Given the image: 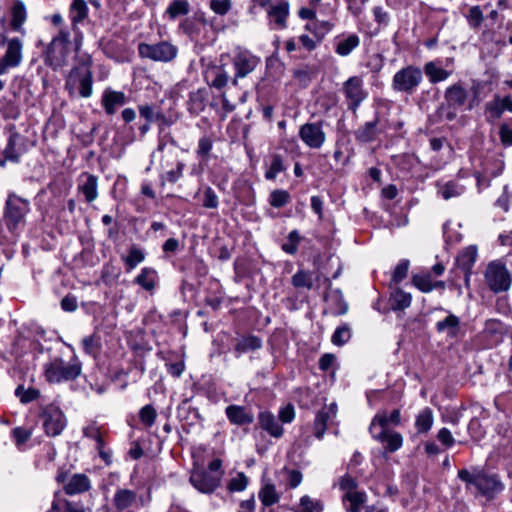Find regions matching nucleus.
Here are the masks:
<instances>
[{
  "instance_id": "nucleus-13",
  "label": "nucleus",
  "mask_w": 512,
  "mask_h": 512,
  "mask_svg": "<svg viewBox=\"0 0 512 512\" xmlns=\"http://www.w3.org/2000/svg\"><path fill=\"white\" fill-rule=\"evenodd\" d=\"M6 43V51L0 58V73H6L11 68L18 67L23 59V42L20 38L7 39L1 35L0 45Z\"/></svg>"
},
{
  "instance_id": "nucleus-25",
  "label": "nucleus",
  "mask_w": 512,
  "mask_h": 512,
  "mask_svg": "<svg viewBox=\"0 0 512 512\" xmlns=\"http://www.w3.org/2000/svg\"><path fill=\"white\" fill-rule=\"evenodd\" d=\"M422 71L425 73L431 84L445 81L452 74V71H448L442 67L441 60L426 62Z\"/></svg>"
},
{
  "instance_id": "nucleus-60",
  "label": "nucleus",
  "mask_w": 512,
  "mask_h": 512,
  "mask_svg": "<svg viewBox=\"0 0 512 512\" xmlns=\"http://www.w3.org/2000/svg\"><path fill=\"white\" fill-rule=\"evenodd\" d=\"M185 168V163L178 160L176 162V167L167 171L165 174L161 176L163 181H167L169 183H176L182 176L183 170Z\"/></svg>"
},
{
  "instance_id": "nucleus-15",
  "label": "nucleus",
  "mask_w": 512,
  "mask_h": 512,
  "mask_svg": "<svg viewBox=\"0 0 512 512\" xmlns=\"http://www.w3.org/2000/svg\"><path fill=\"white\" fill-rule=\"evenodd\" d=\"M261 59L248 50L239 49L235 52L232 64L235 70L232 84L237 85L239 78H245L252 73L260 64Z\"/></svg>"
},
{
  "instance_id": "nucleus-50",
  "label": "nucleus",
  "mask_w": 512,
  "mask_h": 512,
  "mask_svg": "<svg viewBox=\"0 0 512 512\" xmlns=\"http://www.w3.org/2000/svg\"><path fill=\"white\" fill-rule=\"evenodd\" d=\"M285 170L283 159L281 155L274 154L271 158L270 165L265 172V178L267 180H275L279 173Z\"/></svg>"
},
{
  "instance_id": "nucleus-9",
  "label": "nucleus",
  "mask_w": 512,
  "mask_h": 512,
  "mask_svg": "<svg viewBox=\"0 0 512 512\" xmlns=\"http://www.w3.org/2000/svg\"><path fill=\"white\" fill-rule=\"evenodd\" d=\"M485 281L491 291L500 293L509 290L512 276L504 264L500 261H492L486 268Z\"/></svg>"
},
{
  "instance_id": "nucleus-14",
  "label": "nucleus",
  "mask_w": 512,
  "mask_h": 512,
  "mask_svg": "<svg viewBox=\"0 0 512 512\" xmlns=\"http://www.w3.org/2000/svg\"><path fill=\"white\" fill-rule=\"evenodd\" d=\"M88 11L85 0H73L69 8V17L74 34L73 47L76 53L80 52L84 42V34L79 28V24L88 17Z\"/></svg>"
},
{
  "instance_id": "nucleus-36",
  "label": "nucleus",
  "mask_w": 512,
  "mask_h": 512,
  "mask_svg": "<svg viewBox=\"0 0 512 512\" xmlns=\"http://www.w3.org/2000/svg\"><path fill=\"white\" fill-rule=\"evenodd\" d=\"M366 500L367 495L363 491L356 490L343 495V503L347 512H359Z\"/></svg>"
},
{
  "instance_id": "nucleus-12",
  "label": "nucleus",
  "mask_w": 512,
  "mask_h": 512,
  "mask_svg": "<svg viewBox=\"0 0 512 512\" xmlns=\"http://www.w3.org/2000/svg\"><path fill=\"white\" fill-rule=\"evenodd\" d=\"M138 53L142 58H148L152 61L170 62L176 58L178 48L167 41L155 44L140 43Z\"/></svg>"
},
{
  "instance_id": "nucleus-53",
  "label": "nucleus",
  "mask_w": 512,
  "mask_h": 512,
  "mask_svg": "<svg viewBox=\"0 0 512 512\" xmlns=\"http://www.w3.org/2000/svg\"><path fill=\"white\" fill-rule=\"evenodd\" d=\"M351 338V329L347 324H343L334 331L331 342L336 346L346 344Z\"/></svg>"
},
{
  "instance_id": "nucleus-21",
  "label": "nucleus",
  "mask_w": 512,
  "mask_h": 512,
  "mask_svg": "<svg viewBox=\"0 0 512 512\" xmlns=\"http://www.w3.org/2000/svg\"><path fill=\"white\" fill-rule=\"evenodd\" d=\"M337 407L335 403L323 407L317 414L314 420V435L321 439L327 429L328 423L336 417Z\"/></svg>"
},
{
  "instance_id": "nucleus-43",
  "label": "nucleus",
  "mask_w": 512,
  "mask_h": 512,
  "mask_svg": "<svg viewBox=\"0 0 512 512\" xmlns=\"http://www.w3.org/2000/svg\"><path fill=\"white\" fill-rule=\"evenodd\" d=\"M145 256L146 254L144 250H142L136 245H132L128 250V254L125 257H123V261L127 266V269L132 270L136 268L141 262L144 261Z\"/></svg>"
},
{
  "instance_id": "nucleus-49",
  "label": "nucleus",
  "mask_w": 512,
  "mask_h": 512,
  "mask_svg": "<svg viewBox=\"0 0 512 512\" xmlns=\"http://www.w3.org/2000/svg\"><path fill=\"white\" fill-rule=\"evenodd\" d=\"M291 282L295 288H306L310 290L313 287L312 273L310 271L299 270L292 276Z\"/></svg>"
},
{
  "instance_id": "nucleus-16",
  "label": "nucleus",
  "mask_w": 512,
  "mask_h": 512,
  "mask_svg": "<svg viewBox=\"0 0 512 512\" xmlns=\"http://www.w3.org/2000/svg\"><path fill=\"white\" fill-rule=\"evenodd\" d=\"M401 414L399 409H394L389 415L386 411L378 412L372 419L369 431L374 439H382L385 431H390L389 426L400 424Z\"/></svg>"
},
{
  "instance_id": "nucleus-35",
  "label": "nucleus",
  "mask_w": 512,
  "mask_h": 512,
  "mask_svg": "<svg viewBox=\"0 0 512 512\" xmlns=\"http://www.w3.org/2000/svg\"><path fill=\"white\" fill-rule=\"evenodd\" d=\"M269 17L272 22H274L279 29H283L286 27V19L289 14V4L288 2H280L276 5L270 7L268 11Z\"/></svg>"
},
{
  "instance_id": "nucleus-37",
  "label": "nucleus",
  "mask_w": 512,
  "mask_h": 512,
  "mask_svg": "<svg viewBox=\"0 0 512 512\" xmlns=\"http://www.w3.org/2000/svg\"><path fill=\"white\" fill-rule=\"evenodd\" d=\"M157 278V271L154 268L144 267L134 282L146 291H152L156 286Z\"/></svg>"
},
{
  "instance_id": "nucleus-24",
  "label": "nucleus",
  "mask_w": 512,
  "mask_h": 512,
  "mask_svg": "<svg viewBox=\"0 0 512 512\" xmlns=\"http://www.w3.org/2000/svg\"><path fill=\"white\" fill-rule=\"evenodd\" d=\"M27 20V10L23 1L15 0L11 7L10 28L22 35H25L24 23Z\"/></svg>"
},
{
  "instance_id": "nucleus-3",
  "label": "nucleus",
  "mask_w": 512,
  "mask_h": 512,
  "mask_svg": "<svg viewBox=\"0 0 512 512\" xmlns=\"http://www.w3.org/2000/svg\"><path fill=\"white\" fill-rule=\"evenodd\" d=\"M72 44L70 31L67 28H61L43 52L44 63L53 70L66 65Z\"/></svg>"
},
{
  "instance_id": "nucleus-26",
  "label": "nucleus",
  "mask_w": 512,
  "mask_h": 512,
  "mask_svg": "<svg viewBox=\"0 0 512 512\" xmlns=\"http://www.w3.org/2000/svg\"><path fill=\"white\" fill-rule=\"evenodd\" d=\"M262 340L255 335H244L235 339L234 353L237 358L242 354L261 349Z\"/></svg>"
},
{
  "instance_id": "nucleus-7",
  "label": "nucleus",
  "mask_w": 512,
  "mask_h": 512,
  "mask_svg": "<svg viewBox=\"0 0 512 512\" xmlns=\"http://www.w3.org/2000/svg\"><path fill=\"white\" fill-rule=\"evenodd\" d=\"M468 91L460 83H455L446 88L444 99L445 104L440 107V112L448 121H453L457 117V112L468 101Z\"/></svg>"
},
{
  "instance_id": "nucleus-57",
  "label": "nucleus",
  "mask_w": 512,
  "mask_h": 512,
  "mask_svg": "<svg viewBox=\"0 0 512 512\" xmlns=\"http://www.w3.org/2000/svg\"><path fill=\"white\" fill-rule=\"evenodd\" d=\"M412 282L421 292L429 293L434 290L433 281L429 274L414 275Z\"/></svg>"
},
{
  "instance_id": "nucleus-22",
  "label": "nucleus",
  "mask_w": 512,
  "mask_h": 512,
  "mask_svg": "<svg viewBox=\"0 0 512 512\" xmlns=\"http://www.w3.org/2000/svg\"><path fill=\"white\" fill-rule=\"evenodd\" d=\"M225 414L229 422L237 426L249 425L254 421L253 413L246 407L240 405L233 404L227 406Z\"/></svg>"
},
{
  "instance_id": "nucleus-11",
  "label": "nucleus",
  "mask_w": 512,
  "mask_h": 512,
  "mask_svg": "<svg viewBox=\"0 0 512 512\" xmlns=\"http://www.w3.org/2000/svg\"><path fill=\"white\" fill-rule=\"evenodd\" d=\"M9 137L7 144L2 152L0 158V167H5L7 162L17 164L20 162L21 156L26 152L27 147L25 144V137L17 132L14 125H10Z\"/></svg>"
},
{
  "instance_id": "nucleus-32",
  "label": "nucleus",
  "mask_w": 512,
  "mask_h": 512,
  "mask_svg": "<svg viewBox=\"0 0 512 512\" xmlns=\"http://www.w3.org/2000/svg\"><path fill=\"white\" fill-rule=\"evenodd\" d=\"M85 181L79 184L78 189L82 192L87 202H93L98 197V177L84 173Z\"/></svg>"
},
{
  "instance_id": "nucleus-64",
  "label": "nucleus",
  "mask_w": 512,
  "mask_h": 512,
  "mask_svg": "<svg viewBox=\"0 0 512 512\" xmlns=\"http://www.w3.org/2000/svg\"><path fill=\"white\" fill-rule=\"evenodd\" d=\"M300 512H321L322 506L318 502H314L309 496H303L300 499Z\"/></svg>"
},
{
  "instance_id": "nucleus-19",
  "label": "nucleus",
  "mask_w": 512,
  "mask_h": 512,
  "mask_svg": "<svg viewBox=\"0 0 512 512\" xmlns=\"http://www.w3.org/2000/svg\"><path fill=\"white\" fill-rule=\"evenodd\" d=\"M221 481V473L212 474L205 470H196L191 473L190 482L201 493H212Z\"/></svg>"
},
{
  "instance_id": "nucleus-31",
  "label": "nucleus",
  "mask_w": 512,
  "mask_h": 512,
  "mask_svg": "<svg viewBox=\"0 0 512 512\" xmlns=\"http://www.w3.org/2000/svg\"><path fill=\"white\" fill-rule=\"evenodd\" d=\"M334 26L335 23L332 20H318L315 18L305 25V30L312 33L318 41H322Z\"/></svg>"
},
{
  "instance_id": "nucleus-63",
  "label": "nucleus",
  "mask_w": 512,
  "mask_h": 512,
  "mask_svg": "<svg viewBox=\"0 0 512 512\" xmlns=\"http://www.w3.org/2000/svg\"><path fill=\"white\" fill-rule=\"evenodd\" d=\"M31 436L32 431L30 429L16 427L12 430V437L18 448L25 444L31 438Z\"/></svg>"
},
{
  "instance_id": "nucleus-46",
  "label": "nucleus",
  "mask_w": 512,
  "mask_h": 512,
  "mask_svg": "<svg viewBox=\"0 0 512 512\" xmlns=\"http://www.w3.org/2000/svg\"><path fill=\"white\" fill-rule=\"evenodd\" d=\"M190 12V4L187 0H173L166 9V14L171 20Z\"/></svg>"
},
{
  "instance_id": "nucleus-29",
  "label": "nucleus",
  "mask_w": 512,
  "mask_h": 512,
  "mask_svg": "<svg viewBox=\"0 0 512 512\" xmlns=\"http://www.w3.org/2000/svg\"><path fill=\"white\" fill-rule=\"evenodd\" d=\"M137 501V493L134 490L119 488L113 497V505L119 511L131 508Z\"/></svg>"
},
{
  "instance_id": "nucleus-40",
  "label": "nucleus",
  "mask_w": 512,
  "mask_h": 512,
  "mask_svg": "<svg viewBox=\"0 0 512 512\" xmlns=\"http://www.w3.org/2000/svg\"><path fill=\"white\" fill-rule=\"evenodd\" d=\"M377 118L373 121L366 122L355 131V137L359 142L368 143L375 139Z\"/></svg>"
},
{
  "instance_id": "nucleus-1",
  "label": "nucleus",
  "mask_w": 512,
  "mask_h": 512,
  "mask_svg": "<svg viewBox=\"0 0 512 512\" xmlns=\"http://www.w3.org/2000/svg\"><path fill=\"white\" fill-rule=\"evenodd\" d=\"M93 60L91 55L84 53L78 63L73 66L65 78V89L70 96L78 94L82 98H89L93 94Z\"/></svg>"
},
{
  "instance_id": "nucleus-6",
  "label": "nucleus",
  "mask_w": 512,
  "mask_h": 512,
  "mask_svg": "<svg viewBox=\"0 0 512 512\" xmlns=\"http://www.w3.org/2000/svg\"><path fill=\"white\" fill-rule=\"evenodd\" d=\"M30 211V202L16 194H9L4 208L6 227L14 233L20 225L25 223V217Z\"/></svg>"
},
{
  "instance_id": "nucleus-62",
  "label": "nucleus",
  "mask_w": 512,
  "mask_h": 512,
  "mask_svg": "<svg viewBox=\"0 0 512 512\" xmlns=\"http://www.w3.org/2000/svg\"><path fill=\"white\" fill-rule=\"evenodd\" d=\"M409 261L406 259L401 260L394 269L392 275V282L394 284H399L403 279L406 278L409 270Z\"/></svg>"
},
{
  "instance_id": "nucleus-17",
  "label": "nucleus",
  "mask_w": 512,
  "mask_h": 512,
  "mask_svg": "<svg viewBox=\"0 0 512 512\" xmlns=\"http://www.w3.org/2000/svg\"><path fill=\"white\" fill-rule=\"evenodd\" d=\"M299 137L311 149H319L326 141V134L321 121L305 123L300 126Z\"/></svg>"
},
{
  "instance_id": "nucleus-45",
  "label": "nucleus",
  "mask_w": 512,
  "mask_h": 512,
  "mask_svg": "<svg viewBox=\"0 0 512 512\" xmlns=\"http://www.w3.org/2000/svg\"><path fill=\"white\" fill-rule=\"evenodd\" d=\"M208 76L212 77L211 86L217 89L225 87L229 80V74L223 65L213 67L209 71Z\"/></svg>"
},
{
  "instance_id": "nucleus-44",
  "label": "nucleus",
  "mask_w": 512,
  "mask_h": 512,
  "mask_svg": "<svg viewBox=\"0 0 512 512\" xmlns=\"http://www.w3.org/2000/svg\"><path fill=\"white\" fill-rule=\"evenodd\" d=\"M83 350L87 355L96 358L101 350V337L97 333H93L82 339Z\"/></svg>"
},
{
  "instance_id": "nucleus-2",
  "label": "nucleus",
  "mask_w": 512,
  "mask_h": 512,
  "mask_svg": "<svg viewBox=\"0 0 512 512\" xmlns=\"http://www.w3.org/2000/svg\"><path fill=\"white\" fill-rule=\"evenodd\" d=\"M68 346L73 352L69 361L66 362L61 357H54L44 364V376L47 382L60 383L73 381L80 376L82 363L76 355L74 347L71 345Z\"/></svg>"
},
{
  "instance_id": "nucleus-28",
  "label": "nucleus",
  "mask_w": 512,
  "mask_h": 512,
  "mask_svg": "<svg viewBox=\"0 0 512 512\" xmlns=\"http://www.w3.org/2000/svg\"><path fill=\"white\" fill-rule=\"evenodd\" d=\"M435 328L438 333H444L447 337L457 338L461 329V322L458 316L449 313L443 320L436 323Z\"/></svg>"
},
{
  "instance_id": "nucleus-4",
  "label": "nucleus",
  "mask_w": 512,
  "mask_h": 512,
  "mask_svg": "<svg viewBox=\"0 0 512 512\" xmlns=\"http://www.w3.org/2000/svg\"><path fill=\"white\" fill-rule=\"evenodd\" d=\"M458 478L467 485H473L479 493L486 497H493L504 489V485L496 474L484 472L471 473L467 469L458 471Z\"/></svg>"
},
{
  "instance_id": "nucleus-27",
  "label": "nucleus",
  "mask_w": 512,
  "mask_h": 512,
  "mask_svg": "<svg viewBox=\"0 0 512 512\" xmlns=\"http://www.w3.org/2000/svg\"><path fill=\"white\" fill-rule=\"evenodd\" d=\"M258 421L260 427L266 431L270 436L275 438L282 437L284 429L279 424L276 417L269 411L260 412L258 415Z\"/></svg>"
},
{
  "instance_id": "nucleus-30",
  "label": "nucleus",
  "mask_w": 512,
  "mask_h": 512,
  "mask_svg": "<svg viewBox=\"0 0 512 512\" xmlns=\"http://www.w3.org/2000/svg\"><path fill=\"white\" fill-rule=\"evenodd\" d=\"M477 256V247L475 245H470L459 252L456 257V266L462 271H472Z\"/></svg>"
},
{
  "instance_id": "nucleus-34",
  "label": "nucleus",
  "mask_w": 512,
  "mask_h": 512,
  "mask_svg": "<svg viewBox=\"0 0 512 512\" xmlns=\"http://www.w3.org/2000/svg\"><path fill=\"white\" fill-rule=\"evenodd\" d=\"M206 107V91L205 89H198L196 91H192L189 94V98L187 101V109L192 115H199L204 111Z\"/></svg>"
},
{
  "instance_id": "nucleus-10",
  "label": "nucleus",
  "mask_w": 512,
  "mask_h": 512,
  "mask_svg": "<svg viewBox=\"0 0 512 512\" xmlns=\"http://www.w3.org/2000/svg\"><path fill=\"white\" fill-rule=\"evenodd\" d=\"M39 417L43 430L49 437L59 436L67 425V419L63 411L52 404L45 406Z\"/></svg>"
},
{
  "instance_id": "nucleus-8",
  "label": "nucleus",
  "mask_w": 512,
  "mask_h": 512,
  "mask_svg": "<svg viewBox=\"0 0 512 512\" xmlns=\"http://www.w3.org/2000/svg\"><path fill=\"white\" fill-rule=\"evenodd\" d=\"M341 91L345 98L347 109L354 115L361 104L368 98L369 93L364 88V81L360 76H351L343 82Z\"/></svg>"
},
{
  "instance_id": "nucleus-48",
  "label": "nucleus",
  "mask_w": 512,
  "mask_h": 512,
  "mask_svg": "<svg viewBox=\"0 0 512 512\" xmlns=\"http://www.w3.org/2000/svg\"><path fill=\"white\" fill-rule=\"evenodd\" d=\"M291 201V195L288 191L283 189L273 190L270 195L268 202L274 208H282Z\"/></svg>"
},
{
  "instance_id": "nucleus-38",
  "label": "nucleus",
  "mask_w": 512,
  "mask_h": 512,
  "mask_svg": "<svg viewBox=\"0 0 512 512\" xmlns=\"http://www.w3.org/2000/svg\"><path fill=\"white\" fill-rule=\"evenodd\" d=\"M360 45V38L356 34H349L340 39L335 46V52L342 57L348 56L354 49Z\"/></svg>"
},
{
  "instance_id": "nucleus-61",
  "label": "nucleus",
  "mask_w": 512,
  "mask_h": 512,
  "mask_svg": "<svg viewBox=\"0 0 512 512\" xmlns=\"http://www.w3.org/2000/svg\"><path fill=\"white\" fill-rule=\"evenodd\" d=\"M247 485L248 477L243 472H239L229 481L228 489L232 492H240L245 490Z\"/></svg>"
},
{
  "instance_id": "nucleus-52",
  "label": "nucleus",
  "mask_w": 512,
  "mask_h": 512,
  "mask_svg": "<svg viewBox=\"0 0 512 512\" xmlns=\"http://www.w3.org/2000/svg\"><path fill=\"white\" fill-rule=\"evenodd\" d=\"M464 186L459 185L454 181H449L441 186L439 192L445 200H449L453 197H458L464 193Z\"/></svg>"
},
{
  "instance_id": "nucleus-18",
  "label": "nucleus",
  "mask_w": 512,
  "mask_h": 512,
  "mask_svg": "<svg viewBox=\"0 0 512 512\" xmlns=\"http://www.w3.org/2000/svg\"><path fill=\"white\" fill-rule=\"evenodd\" d=\"M503 168L504 163L500 158H485L482 162V169L475 172L478 186L488 187L490 181L502 173Z\"/></svg>"
},
{
  "instance_id": "nucleus-41",
  "label": "nucleus",
  "mask_w": 512,
  "mask_h": 512,
  "mask_svg": "<svg viewBox=\"0 0 512 512\" xmlns=\"http://www.w3.org/2000/svg\"><path fill=\"white\" fill-rule=\"evenodd\" d=\"M412 297L401 289H396L390 297V304L393 310H404L411 305Z\"/></svg>"
},
{
  "instance_id": "nucleus-59",
  "label": "nucleus",
  "mask_w": 512,
  "mask_h": 512,
  "mask_svg": "<svg viewBox=\"0 0 512 512\" xmlns=\"http://www.w3.org/2000/svg\"><path fill=\"white\" fill-rule=\"evenodd\" d=\"M83 435L89 439L95 440L96 445H100L104 442L101 428L92 422L83 428Z\"/></svg>"
},
{
  "instance_id": "nucleus-54",
  "label": "nucleus",
  "mask_w": 512,
  "mask_h": 512,
  "mask_svg": "<svg viewBox=\"0 0 512 512\" xmlns=\"http://www.w3.org/2000/svg\"><path fill=\"white\" fill-rule=\"evenodd\" d=\"M156 418L157 411L150 404L143 406L139 411V419L146 428H150L151 426H153V424L156 421Z\"/></svg>"
},
{
  "instance_id": "nucleus-39",
  "label": "nucleus",
  "mask_w": 512,
  "mask_h": 512,
  "mask_svg": "<svg viewBox=\"0 0 512 512\" xmlns=\"http://www.w3.org/2000/svg\"><path fill=\"white\" fill-rule=\"evenodd\" d=\"M434 423L433 411L429 407L423 408L415 419V428L418 433H427Z\"/></svg>"
},
{
  "instance_id": "nucleus-33",
  "label": "nucleus",
  "mask_w": 512,
  "mask_h": 512,
  "mask_svg": "<svg viewBox=\"0 0 512 512\" xmlns=\"http://www.w3.org/2000/svg\"><path fill=\"white\" fill-rule=\"evenodd\" d=\"M90 487V480L85 474H74L65 485L64 489L66 494L74 495L86 492Z\"/></svg>"
},
{
  "instance_id": "nucleus-55",
  "label": "nucleus",
  "mask_w": 512,
  "mask_h": 512,
  "mask_svg": "<svg viewBox=\"0 0 512 512\" xmlns=\"http://www.w3.org/2000/svg\"><path fill=\"white\" fill-rule=\"evenodd\" d=\"M301 236L297 230H292L287 237V242L282 244V250L287 254L294 255L298 251Z\"/></svg>"
},
{
  "instance_id": "nucleus-58",
  "label": "nucleus",
  "mask_w": 512,
  "mask_h": 512,
  "mask_svg": "<svg viewBox=\"0 0 512 512\" xmlns=\"http://www.w3.org/2000/svg\"><path fill=\"white\" fill-rule=\"evenodd\" d=\"M213 147V141L211 137L209 136H203L199 139L198 145H197V156L200 157L202 160H208L210 152Z\"/></svg>"
},
{
  "instance_id": "nucleus-23",
  "label": "nucleus",
  "mask_w": 512,
  "mask_h": 512,
  "mask_svg": "<svg viewBox=\"0 0 512 512\" xmlns=\"http://www.w3.org/2000/svg\"><path fill=\"white\" fill-rule=\"evenodd\" d=\"M138 111L140 116L148 123L158 122L160 129L169 127L174 123V120L171 117L166 116L162 110L155 109L154 106L147 104L140 105L138 106Z\"/></svg>"
},
{
  "instance_id": "nucleus-42",
  "label": "nucleus",
  "mask_w": 512,
  "mask_h": 512,
  "mask_svg": "<svg viewBox=\"0 0 512 512\" xmlns=\"http://www.w3.org/2000/svg\"><path fill=\"white\" fill-rule=\"evenodd\" d=\"M376 440L385 444V449L390 453L400 449L403 444V438L401 434L391 430L385 431L383 438Z\"/></svg>"
},
{
  "instance_id": "nucleus-47",
  "label": "nucleus",
  "mask_w": 512,
  "mask_h": 512,
  "mask_svg": "<svg viewBox=\"0 0 512 512\" xmlns=\"http://www.w3.org/2000/svg\"><path fill=\"white\" fill-rule=\"evenodd\" d=\"M259 498L264 506H271L279 501V494L271 483L263 485L259 492Z\"/></svg>"
},
{
  "instance_id": "nucleus-56",
  "label": "nucleus",
  "mask_w": 512,
  "mask_h": 512,
  "mask_svg": "<svg viewBox=\"0 0 512 512\" xmlns=\"http://www.w3.org/2000/svg\"><path fill=\"white\" fill-rule=\"evenodd\" d=\"M485 111L486 114L488 115V119H499L504 112L503 104L500 101V97L497 96L494 98V100L488 102L485 106Z\"/></svg>"
},
{
  "instance_id": "nucleus-5",
  "label": "nucleus",
  "mask_w": 512,
  "mask_h": 512,
  "mask_svg": "<svg viewBox=\"0 0 512 512\" xmlns=\"http://www.w3.org/2000/svg\"><path fill=\"white\" fill-rule=\"evenodd\" d=\"M422 81V69L415 65H407L394 74L391 87L398 93L412 95L417 91Z\"/></svg>"
},
{
  "instance_id": "nucleus-20",
  "label": "nucleus",
  "mask_w": 512,
  "mask_h": 512,
  "mask_svg": "<svg viewBox=\"0 0 512 512\" xmlns=\"http://www.w3.org/2000/svg\"><path fill=\"white\" fill-rule=\"evenodd\" d=\"M126 102L127 97L123 92L111 88H106L101 98L102 107L107 115L115 114L118 108L124 106Z\"/></svg>"
},
{
  "instance_id": "nucleus-51",
  "label": "nucleus",
  "mask_w": 512,
  "mask_h": 512,
  "mask_svg": "<svg viewBox=\"0 0 512 512\" xmlns=\"http://www.w3.org/2000/svg\"><path fill=\"white\" fill-rule=\"evenodd\" d=\"M40 391L36 388L30 387L25 388L23 385L17 386L15 390V395L19 398L20 402L23 404L30 403L32 401L37 400L40 397Z\"/></svg>"
}]
</instances>
